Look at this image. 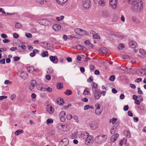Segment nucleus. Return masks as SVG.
<instances>
[{
  "instance_id": "6e6d98bb",
  "label": "nucleus",
  "mask_w": 146,
  "mask_h": 146,
  "mask_svg": "<svg viewBox=\"0 0 146 146\" xmlns=\"http://www.w3.org/2000/svg\"><path fill=\"white\" fill-rule=\"evenodd\" d=\"M13 58L14 61H17L19 60L20 59V58L19 57L16 56L14 57Z\"/></svg>"
},
{
  "instance_id": "680f3d73",
  "label": "nucleus",
  "mask_w": 146,
  "mask_h": 146,
  "mask_svg": "<svg viewBox=\"0 0 146 146\" xmlns=\"http://www.w3.org/2000/svg\"><path fill=\"white\" fill-rule=\"evenodd\" d=\"M141 78H137L135 80V82L137 83H138L142 81Z\"/></svg>"
},
{
  "instance_id": "4be33fe9",
  "label": "nucleus",
  "mask_w": 146,
  "mask_h": 146,
  "mask_svg": "<svg viewBox=\"0 0 146 146\" xmlns=\"http://www.w3.org/2000/svg\"><path fill=\"white\" fill-rule=\"evenodd\" d=\"M37 88L39 90H40V91H45V88H43L42 86L41 85H38L36 86Z\"/></svg>"
},
{
  "instance_id": "37998d69",
  "label": "nucleus",
  "mask_w": 146,
  "mask_h": 146,
  "mask_svg": "<svg viewBox=\"0 0 146 146\" xmlns=\"http://www.w3.org/2000/svg\"><path fill=\"white\" fill-rule=\"evenodd\" d=\"M119 18L117 15H114L113 18V21L114 22H116L118 19Z\"/></svg>"
},
{
  "instance_id": "393cba45",
  "label": "nucleus",
  "mask_w": 146,
  "mask_h": 146,
  "mask_svg": "<svg viewBox=\"0 0 146 146\" xmlns=\"http://www.w3.org/2000/svg\"><path fill=\"white\" fill-rule=\"evenodd\" d=\"M72 92L71 90H67L66 91L64 92V94L66 95L69 96L72 94Z\"/></svg>"
},
{
  "instance_id": "6ab92c4d",
  "label": "nucleus",
  "mask_w": 146,
  "mask_h": 146,
  "mask_svg": "<svg viewBox=\"0 0 146 146\" xmlns=\"http://www.w3.org/2000/svg\"><path fill=\"white\" fill-rule=\"evenodd\" d=\"M102 16L105 17H108L110 15L108 12L107 11H104L102 12Z\"/></svg>"
},
{
  "instance_id": "dca6fc26",
  "label": "nucleus",
  "mask_w": 146,
  "mask_h": 146,
  "mask_svg": "<svg viewBox=\"0 0 146 146\" xmlns=\"http://www.w3.org/2000/svg\"><path fill=\"white\" fill-rule=\"evenodd\" d=\"M83 31L85 32V31H84L82 29H75V32L77 34H78V35H82V34H81V32H83Z\"/></svg>"
},
{
  "instance_id": "338daca9",
  "label": "nucleus",
  "mask_w": 146,
  "mask_h": 146,
  "mask_svg": "<svg viewBox=\"0 0 146 146\" xmlns=\"http://www.w3.org/2000/svg\"><path fill=\"white\" fill-rule=\"evenodd\" d=\"M126 136L127 138H130L131 137L130 133L129 131H127V133H126Z\"/></svg>"
},
{
  "instance_id": "39448f33",
  "label": "nucleus",
  "mask_w": 146,
  "mask_h": 146,
  "mask_svg": "<svg viewBox=\"0 0 146 146\" xmlns=\"http://www.w3.org/2000/svg\"><path fill=\"white\" fill-rule=\"evenodd\" d=\"M117 0H110L109 4L111 7L113 8H116L117 5Z\"/></svg>"
},
{
  "instance_id": "bf43d9fd",
  "label": "nucleus",
  "mask_w": 146,
  "mask_h": 146,
  "mask_svg": "<svg viewBox=\"0 0 146 146\" xmlns=\"http://www.w3.org/2000/svg\"><path fill=\"white\" fill-rule=\"evenodd\" d=\"M13 36L15 38H18L19 35L16 33H14L13 34Z\"/></svg>"
},
{
  "instance_id": "c85d7f7f",
  "label": "nucleus",
  "mask_w": 146,
  "mask_h": 146,
  "mask_svg": "<svg viewBox=\"0 0 146 146\" xmlns=\"http://www.w3.org/2000/svg\"><path fill=\"white\" fill-rule=\"evenodd\" d=\"M63 83H58L57 84L56 88L57 89H60L61 88H63Z\"/></svg>"
},
{
  "instance_id": "e2e57ef3",
  "label": "nucleus",
  "mask_w": 146,
  "mask_h": 146,
  "mask_svg": "<svg viewBox=\"0 0 146 146\" xmlns=\"http://www.w3.org/2000/svg\"><path fill=\"white\" fill-rule=\"evenodd\" d=\"M45 78H46L48 80H49L51 79V76L49 74L46 75V76Z\"/></svg>"
},
{
  "instance_id": "864d4df0",
  "label": "nucleus",
  "mask_w": 146,
  "mask_h": 146,
  "mask_svg": "<svg viewBox=\"0 0 146 146\" xmlns=\"http://www.w3.org/2000/svg\"><path fill=\"white\" fill-rule=\"evenodd\" d=\"M122 58L123 59H130V57L129 55H125L123 56Z\"/></svg>"
},
{
  "instance_id": "4d7b16f0",
  "label": "nucleus",
  "mask_w": 146,
  "mask_h": 146,
  "mask_svg": "<svg viewBox=\"0 0 146 146\" xmlns=\"http://www.w3.org/2000/svg\"><path fill=\"white\" fill-rule=\"evenodd\" d=\"M12 83V82H10V81L8 80H5V84H11Z\"/></svg>"
},
{
  "instance_id": "0e129e2a",
  "label": "nucleus",
  "mask_w": 146,
  "mask_h": 146,
  "mask_svg": "<svg viewBox=\"0 0 146 146\" xmlns=\"http://www.w3.org/2000/svg\"><path fill=\"white\" fill-rule=\"evenodd\" d=\"M60 120L61 122H64L65 121L66 119L64 117H60Z\"/></svg>"
},
{
  "instance_id": "f704fd0d",
  "label": "nucleus",
  "mask_w": 146,
  "mask_h": 146,
  "mask_svg": "<svg viewBox=\"0 0 146 146\" xmlns=\"http://www.w3.org/2000/svg\"><path fill=\"white\" fill-rule=\"evenodd\" d=\"M42 23H44V24H42L44 25H48V24L50 23V22L46 20L43 19L42 20Z\"/></svg>"
},
{
  "instance_id": "a19ab883",
  "label": "nucleus",
  "mask_w": 146,
  "mask_h": 146,
  "mask_svg": "<svg viewBox=\"0 0 146 146\" xmlns=\"http://www.w3.org/2000/svg\"><path fill=\"white\" fill-rule=\"evenodd\" d=\"M115 78V77L114 75H112L110 77L109 80L111 81H113L114 80Z\"/></svg>"
},
{
  "instance_id": "5fc2aeb1",
  "label": "nucleus",
  "mask_w": 146,
  "mask_h": 146,
  "mask_svg": "<svg viewBox=\"0 0 146 146\" xmlns=\"http://www.w3.org/2000/svg\"><path fill=\"white\" fill-rule=\"evenodd\" d=\"M138 92L140 94L142 95L143 94V92L141 90L140 88H137Z\"/></svg>"
},
{
  "instance_id": "13d9d810",
  "label": "nucleus",
  "mask_w": 146,
  "mask_h": 146,
  "mask_svg": "<svg viewBox=\"0 0 146 146\" xmlns=\"http://www.w3.org/2000/svg\"><path fill=\"white\" fill-rule=\"evenodd\" d=\"M26 36L28 38H31L32 37V35L29 33H27L26 34Z\"/></svg>"
},
{
  "instance_id": "7c9ffc66",
  "label": "nucleus",
  "mask_w": 146,
  "mask_h": 146,
  "mask_svg": "<svg viewBox=\"0 0 146 146\" xmlns=\"http://www.w3.org/2000/svg\"><path fill=\"white\" fill-rule=\"evenodd\" d=\"M23 133V131L22 129H19L17 130L15 133L16 135H17L19 134L22 133Z\"/></svg>"
},
{
  "instance_id": "9d476101",
  "label": "nucleus",
  "mask_w": 146,
  "mask_h": 146,
  "mask_svg": "<svg viewBox=\"0 0 146 146\" xmlns=\"http://www.w3.org/2000/svg\"><path fill=\"white\" fill-rule=\"evenodd\" d=\"M98 126V125L96 121H93L91 122L90 124V127L93 129H96Z\"/></svg>"
},
{
  "instance_id": "f03ea898",
  "label": "nucleus",
  "mask_w": 146,
  "mask_h": 146,
  "mask_svg": "<svg viewBox=\"0 0 146 146\" xmlns=\"http://www.w3.org/2000/svg\"><path fill=\"white\" fill-rule=\"evenodd\" d=\"M107 136L106 135H100L96 137L95 139V141L98 144L101 143L106 141Z\"/></svg>"
},
{
  "instance_id": "c03bdc74",
  "label": "nucleus",
  "mask_w": 146,
  "mask_h": 146,
  "mask_svg": "<svg viewBox=\"0 0 146 146\" xmlns=\"http://www.w3.org/2000/svg\"><path fill=\"white\" fill-rule=\"evenodd\" d=\"M86 46V47H87L88 48H91L93 47V44L90 43L89 44H88Z\"/></svg>"
},
{
  "instance_id": "774afa93",
  "label": "nucleus",
  "mask_w": 146,
  "mask_h": 146,
  "mask_svg": "<svg viewBox=\"0 0 146 146\" xmlns=\"http://www.w3.org/2000/svg\"><path fill=\"white\" fill-rule=\"evenodd\" d=\"M129 109V106L128 105H125L124 106L123 108V110L125 111H127Z\"/></svg>"
},
{
  "instance_id": "603ef678",
  "label": "nucleus",
  "mask_w": 146,
  "mask_h": 146,
  "mask_svg": "<svg viewBox=\"0 0 146 146\" xmlns=\"http://www.w3.org/2000/svg\"><path fill=\"white\" fill-rule=\"evenodd\" d=\"M90 69L91 71H93L95 69V67L94 66L92 65L90 66Z\"/></svg>"
},
{
  "instance_id": "a18cd8bd",
  "label": "nucleus",
  "mask_w": 146,
  "mask_h": 146,
  "mask_svg": "<svg viewBox=\"0 0 146 146\" xmlns=\"http://www.w3.org/2000/svg\"><path fill=\"white\" fill-rule=\"evenodd\" d=\"M72 115L70 114H68L66 116V118L68 120H70L72 118Z\"/></svg>"
},
{
  "instance_id": "f257e3e1",
  "label": "nucleus",
  "mask_w": 146,
  "mask_h": 146,
  "mask_svg": "<svg viewBox=\"0 0 146 146\" xmlns=\"http://www.w3.org/2000/svg\"><path fill=\"white\" fill-rule=\"evenodd\" d=\"M133 0H129V4H131L132 9L134 11H140L143 9V4L141 0H136L133 1Z\"/></svg>"
},
{
  "instance_id": "20e7f679",
  "label": "nucleus",
  "mask_w": 146,
  "mask_h": 146,
  "mask_svg": "<svg viewBox=\"0 0 146 146\" xmlns=\"http://www.w3.org/2000/svg\"><path fill=\"white\" fill-rule=\"evenodd\" d=\"M82 5L85 9H88L90 6V0H83Z\"/></svg>"
},
{
  "instance_id": "412c9836",
  "label": "nucleus",
  "mask_w": 146,
  "mask_h": 146,
  "mask_svg": "<svg viewBox=\"0 0 146 146\" xmlns=\"http://www.w3.org/2000/svg\"><path fill=\"white\" fill-rule=\"evenodd\" d=\"M19 76L22 78H26L27 77V74L24 72H21Z\"/></svg>"
},
{
  "instance_id": "1a4fd4ad",
  "label": "nucleus",
  "mask_w": 146,
  "mask_h": 146,
  "mask_svg": "<svg viewBox=\"0 0 146 146\" xmlns=\"http://www.w3.org/2000/svg\"><path fill=\"white\" fill-rule=\"evenodd\" d=\"M119 136V135L118 133L113 135L110 138L111 141L113 143L115 142Z\"/></svg>"
},
{
  "instance_id": "a878e982",
  "label": "nucleus",
  "mask_w": 146,
  "mask_h": 146,
  "mask_svg": "<svg viewBox=\"0 0 146 146\" xmlns=\"http://www.w3.org/2000/svg\"><path fill=\"white\" fill-rule=\"evenodd\" d=\"M76 48L79 50H83L84 49V46L78 44L76 46Z\"/></svg>"
},
{
  "instance_id": "473e14b6",
  "label": "nucleus",
  "mask_w": 146,
  "mask_h": 146,
  "mask_svg": "<svg viewBox=\"0 0 146 146\" xmlns=\"http://www.w3.org/2000/svg\"><path fill=\"white\" fill-rule=\"evenodd\" d=\"M94 97L96 99H99L101 97L100 94L99 93L98 94L97 93H94Z\"/></svg>"
},
{
  "instance_id": "4468645a",
  "label": "nucleus",
  "mask_w": 146,
  "mask_h": 146,
  "mask_svg": "<svg viewBox=\"0 0 146 146\" xmlns=\"http://www.w3.org/2000/svg\"><path fill=\"white\" fill-rule=\"evenodd\" d=\"M129 45L132 48H134L137 46V44L134 41L130 42L129 43Z\"/></svg>"
},
{
  "instance_id": "3c124183",
  "label": "nucleus",
  "mask_w": 146,
  "mask_h": 146,
  "mask_svg": "<svg viewBox=\"0 0 146 146\" xmlns=\"http://www.w3.org/2000/svg\"><path fill=\"white\" fill-rule=\"evenodd\" d=\"M93 80V77L92 76H90L89 78L88 79L87 81L89 82H91Z\"/></svg>"
},
{
  "instance_id": "bb28decb",
  "label": "nucleus",
  "mask_w": 146,
  "mask_h": 146,
  "mask_svg": "<svg viewBox=\"0 0 146 146\" xmlns=\"http://www.w3.org/2000/svg\"><path fill=\"white\" fill-rule=\"evenodd\" d=\"M106 2V1L104 0H101L99 1L98 3L100 5L103 6L105 5Z\"/></svg>"
},
{
  "instance_id": "a211bd4d",
  "label": "nucleus",
  "mask_w": 146,
  "mask_h": 146,
  "mask_svg": "<svg viewBox=\"0 0 146 146\" xmlns=\"http://www.w3.org/2000/svg\"><path fill=\"white\" fill-rule=\"evenodd\" d=\"M92 84V90L93 91H94V89H96V88L98 87V84L94 82H93Z\"/></svg>"
},
{
  "instance_id": "f3484780",
  "label": "nucleus",
  "mask_w": 146,
  "mask_h": 146,
  "mask_svg": "<svg viewBox=\"0 0 146 146\" xmlns=\"http://www.w3.org/2000/svg\"><path fill=\"white\" fill-rule=\"evenodd\" d=\"M27 71L29 73H31L35 70L34 67L33 66H31L27 68Z\"/></svg>"
},
{
  "instance_id": "0eeeda50",
  "label": "nucleus",
  "mask_w": 146,
  "mask_h": 146,
  "mask_svg": "<svg viewBox=\"0 0 146 146\" xmlns=\"http://www.w3.org/2000/svg\"><path fill=\"white\" fill-rule=\"evenodd\" d=\"M50 60L54 63L56 64L58 63V59L55 56H51L49 57Z\"/></svg>"
},
{
  "instance_id": "de8ad7c7",
  "label": "nucleus",
  "mask_w": 146,
  "mask_h": 146,
  "mask_svg": "<svg viewBox=\"0 0 146 146\" xmlns=\"http://www.w3.org/2000/svg\"><path fill=\"white\" fill-rule=\"evenodd\" d=\"M142 69L143 70V75L146 76V67H142Z\"/></svg>"
},
{
  "instance_id": "69168bd1",
  "label": "nucleus",
  "mask_w": 146,
  "mask_h": 146,
  "mask_svg": "<svg viewBox=\"0 0 146 146\" xmlns=\"http://www.w3.org/2000/svg\"><path fill=\"white\" fill-rule=\"evenodd\" d=\"M1 37L3 38H7V35L4 33H3L1 34Z\"/></svg>"
},
{
  "instance_id": "7ed1b4c3",
  "label": "nucleus",
  "mask_w": 146,
  "mask_h": 146,
  "mask_svg": "<svg viewBox=\"0 0 146 146\" xmlns=\"http://www.w3.org/2000/svg\"><path fill=\"white\" fill-rule=\"evenodd\" d=\"M85 135L87 136L85 141V144L88 145L92 144L93 141L92 136V135H90L89 133L87 132L86 133Z\"/></svg>"
},
{
  "instance_id": "6e6552de",
  "label": "nucleus",
  "mask_w": 146,
  "mask_h": 146,
  "mask_svg": "<svg viewBox=\"0 0 146 146\" xmlns=\"http://www.w3.org/2000/svg\"><path fill=\"white\" fill-rule=\"evenodd\" d=\"M37 83V82L36 80H31L30 83V87L29 88L30 90H33L34 87L36 85Z\"/></svg>"
},
{
  "instance_id": "58836bf2",
  "label": "nucleus",
  "mask_w": 146,
  "mask_h": 146,
  "mask_svg": "<svg viewBox=\"0 0 146 146\" xmlns=\"http://www.w3.org/2000/svg\"><path fill=\"white\" fill-rule=\"evenodd\" d=\"M48 55V52L47 51H45L41 53V55L42 57H45Z\"/></svg>"
},
{
  "instance_id": "ea45409f",
  "label": "nucleus",
  "mask_w": 146,
  "mask_h": 146,
  "mask_svg": "<svg viewBox=\"0 0 146 146\" xmlns=\"http://www.w3.org/2000/svg\"><path fill=\"white\" fill-rule=\"evenodd\" d=\"M22 26V25L19 23H16L15 25V27L17 29L21 28Z\"/></svg>"
},
{
  "instance_id": "2f4dec72",
  "label": "nucleus",
  "mask_w": 146,
  "mask_h": 146,
  "mask_svg": "<svg viewBox=\"0 0 146 146\" xmlns=\"http://www.w3.org/2000/svg\"><path fill=\"white\" fill-rule=\"evenodd\" d=\"M117 119V118H112V119H110V122L112 123V124L114 125L115 124L116 121Z\"/></svg>"
},
{
  "instance_id": "79ce46f5",
  "label": "nucleus",
  "mask_w": 146,
  "mask_h": 146,
  "mask_svg": "<svg viewBox=\"0 0 146 146\" xmlns=\"http://www.w3.org/2000/svg\"><path fill=\"white\" fill-rule=\"evenodd\" d=\"M66 115V113L64 111H61L59 114L60 117H64Z\"/></svg>"
},
{
  "instance_id": "4c0bfd02",
  "label": "nucleus",
  "mask_w": 146,
  "mask_h": 146,
  "mask_svg": "<svg viewBox=\"0 0 146 146\" xmlns=\"http://www.w3.org/2000/svg\"><path fill=\"white\" fill-rule=\"evenodd\" d=\"M132 19L133 21L135 22V23H140L139 21L136 18L133 17H132Z\"/></svg>"
},
{
  "instance_id": "5701e85b",
  "label": "nucleus",
  "mask_w": 146,
  "mask_h": 146,
  "mask_svg": "<svg viewBox=\"0 0 146 146\" xmlns=\"http://www.w3.org/2000/svg\"><path fill=\"white\" fill-rule=\"evenodd\" d=\"M53 72V70L52 67L48 68L46 70V72L48 74H51Z\"/></svg>"
},
{
  "instance_id": "49530a36",
  "label": "nucleus",
  "mask_w": 146,
  "mask_h": 146,
  "mask_svg": "<svg viewBox=\"0 0 146 146\" xmlns=\"http://www.w3.org/2000/svg\"><path fill=\"white\" fill-rule=\"evenodd\" d=\"M74 119L75 120V121L77 123L79 122V121L78 119V117L76 115H74L73 116Z\"/></svg>"
},
{
  "instance_id": "c9c22d12",
  "label": "nucleus",
  "mask_w": 146,
  "mask_h": 146,
  "mask_svg": "<svg viewBox=\"0 0 146 146\" xmlns=\"http://www.w3.org/2000/svg\"><path fill=\"white\" fill-rule=\"evenodd\" d=\"M93 37L95 39H100V37L98 34L96 33L94 35H93Z\"/></svg>"
},
{
  "instance_id": "9b49d317",
  "label": "nucleus",
  "mask_w": 146,
  "mask_h": 146,
  "mask_svg": "<svg viewBox=\"0 0 146 146\" xmlns=\"http://www.w3.org/2000/svg\"><path fill=\"white\" fill-rule=\"evenodd\" d=\"M64 102L63 99L60 98H58L56 101L57 104L60 105H63Z\"/></svg>"
},
{
  "instance_id": "052dcab7",
  "label": "nucleus",
  "mask_w": 146,
  "mask_h": 146,
  "mask_svg": "<svg viewBox=\"0 0 146 146\" xmlns=\"http://www.w3.org/2000/svg\"><path fill=\"white\" fill-rule=\"evenodd\" d=\"M124 46L122 44H121L119 45L118 47V48L119 50L122 49L123 47Z\"/></svg>"
},
{
  "instance_id": "e433bc0d",
  "label": "nucleus",
  "mask_w": 146,
  "mask_h": 146,
  "mask_svg": "<svg viewBox=\"0 0 146 146\" xmlns=\"http://www.w3.org/2000/svg\"><path fill=\"white\" fill-rule=\"evenodd\" d=\"M46 123L47 124L52 123H53V120L52 119H48L46 120Z\"/></svg>"
},
{
  "instance_id": "cd10ccee",
  "label": "nucleus",
  "mask_w": 146,
  "mask_h": 146,
  "mask_svg": "<svg viewBox=\"0 0 146 146\" xmlns=\"http://www.w3.org/2000/svg\"><path fill=\"white\" fill-rule=\"evenodd\" d=\"M139 52L141 54L145 56H146V53L145 50L143 49H141L139 50Z\"/></svg>"
},
{
  "instance_id": "f8f14e48",
  "label": "nucleus",
  "mask_w": 146,
  "mask_h": 146,
  "mask_svg": "<svg viewBox=\"0 0 146 146\" xmlns=\"http://www.w3.org/2000/svg\"><path fill=\"white\" fill-rule=\"evenodd\" d=\"M47 111L50 113H52L54 111V109L50 105L48 106Z\"/></svg>"
},
{
  "instance_id": "8fccbe9b",
  "label": "nucleus",
  "mask_w": 146,
  "mask_h": 146,
  "mask_svg": "<svg viewBox=\"0 0 146 146\" xmlns=\"http://www.w3.org/2000/svg\"><path fill=\"white\" fill-rule=\"evenodd\" d=\"M88 90V88H86L84 91V93H86L85 94H84L85 95L88 94H89L90 92Z\"/></svg>"
},
{
  "instance_id": "72a5a7b5",
  "label": "nucleus",
  "mask_w": 146,
  "mask_h": 146,
  "mask_svg": "<svg viewBox=\"0 0 146 146\" xmlns=\"http://www.w3.org/2000/svg\"><path fill=\"white\" fill-rule=\"evenodd\" d=\"M102 111V110L101 109H96L95 111V113L98 115L100 114Z\"/></svg>"
},
{
  "instance_id": "c756f323",
  "label": "nucleus",
  "mask_w": 146,
  "mask_h": 146,
  "mask_svg": "<svg viewBox=\"0 0 146 146\" xmlns=\"http://www.w3.org/2000/svg\"><path fill=\"white\" fill-rule=\"evenodd\" d=\"M89 108L93 109L94 108V106H90L89 105H86L85 106L84 109L85 110H86Z\"/></svg>"
},
{
  "instance_id": "2eb2a0df",
  "label": "nucleus",
  "mask_w": 146,
  "mask_h": 146,
  "mask_svg": "<svg viewBox=\"0 0 146 146\" xmlns=\"http://www.w3.org/2000/svg\"><path fill=\"white\" fill-rule=\"evenodd\" d=\"M107 52V49L105 47H102L99 50V52L103 54L106 53Z\"/></svg>"
},
{
  "instance_id": "423d86ee",
  "label": "nucleus",
  "mask_w": 146,
  "mask_h": 146,
  "mask_svg": "<svg viewBox=\"0 0 146 146\" xmlns=\"http://www.w3.org/2000/svg\"><path fill=\"white\" fill-rule=\"evenodd\" d=\"M69 141L67 138H64L61 141L62 146H67L68 144Z\"/></svg>"
},
{
  "instance_id": "b1692460",
  "label": "nucleus",
  "mask_w": 146,
  "mask_h": 146,
  "mask_svg": "<svg viewBox=\"0 0 146 146\" xmlns=\"http://www.w3.org/2000/svg\"><path fill=\"white\" fill-rule=\"evenodd\" d=\"M117 128L115 126H114L110 130V133L111 134H113L115 133L116 130Z\"/></svg>"
},
{
  "instance_id": "ddd939ff",
  "label": "nucleus",
  "mask_w": 146,
  "mask_h": 146,
  "mask_svg": "<svg viewBox=\"0 0 146 146\" xmlns=\"http://www.w3.org/2000/svg\"><path fill=\"white\" fill-rule=\"evenodd\" d=\"M61 28V26L59 25H55L52 27V29L55 31L60 30Z\"/></svg>"
},
{
  "instance_id": "aec40b11",
  "label": "nucleus",
  "mask_w": 146,
  "mask_h": 146,
  "mask_svg": "<svg viewBox=\"0 0 146 146\" xmlns=\"http://www.w3.org/2000/svg\"><path fill=\"white\" fill-rule=\"evenodd\" d=\"M68 0H56L57 3L60 5H62L67 1Z\"/></svg>"
},
{
  "instance_id": "09e8293b",
  "label": "nucleus",
  "mask_w": 146,
  "mask_h": 146,
  "mask_svg": "<svg viewBox=\"0 0 146 146\" xmlns=\"http://www.w3.org/2000/svg\"><path fill=\"white\" fill-rule=\"evenodd\" d=\"M45 91H47L48 92H51L52 91V89L48 87L47 88H45Z\"/></svg>"
}]
</instances>
